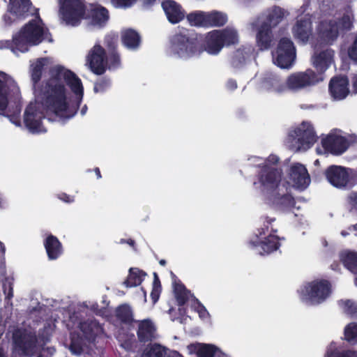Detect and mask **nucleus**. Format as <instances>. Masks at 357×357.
<instances>
[{
	"label": "nucleus",
	"mask_w": 357,
	"mask_h": 357,
	"mask_svg": "<svg viewBox=\"0 0 357 357\" xmlns=\"http://www.w3.org/2000/svg\"><path fill=\"white\" fill-rule=\"evenodd\" d=\"M67 84L79 99L83 95L81 80L71 71L61 66H56L50 70V77L42 86L40 96L43 104L56 115L65 117L71 116L68 98Z\"/></svg>",
	"instance_id": "nucleus-1"
},
{
	"label": "nucleus",
	"mask_w": 357,
	"mask_h": 357,
	"mask_svg": "<svg viewBox=\"0 0 357 357\" xmlns=\"http://www.w3.org/2000/svg\"><path fill=\"white\" fill-rule=\"evenodd\" d=\"M321 75L316 74L312 70L308 69L304 72H298L291 74L283 84L278 79H272L264 83V87L268 90L282 93L287 89L292 91H298L313 86L324 80Z\"/></svg>",
	"instance_id": "nucleus-2"
},
{
	"label": "nucleus",
	"mask_w": 357,
	"mask_h": 357,
	"mask_svg": "<svg viewBox=\"0 0 357 357\" xmlns=\"http://www.w3.org/2000/svg\"><path fill=\"white\" fill-rule=\"evenodd\" d=\"M47 31L43 27L40 19L32 20L26 24L17 34L11 42L6 41V47L17 54V52H25L28 50L29 45H37L44 38Z\"/></svg>",
	"instance_id": "nucleus-3"
},
{
	"label": "nucleus",
	"mask_w": 357,
	"mask_h": 357,
	"mask_svg": "<svg viewBox=\"0 0 357 357\" xmlns=\"http://www.w3.org/2000/svg\"><path fill=\"white\" fill-rule=\"evenodd\" d=\"M315 141L314 130L308 123H301L289 135V147L294 151H306Z\"/></svg>",
	"instance_id": "nucleus-4"
},
{
	"label": "nucleus",
	"mask_w": 357,
	"mask_h": 357,
	"mask_svg": "<svg viewBox=\"0 0 357 357\" xmlns=\"http://www.w3.org/2000/svg\"><path fill=\"white\" fill-rule=\"evenodd\" d=\"M331 292V284L328 281L314 280L305 287L303 299L312 304L320 303L329 296Z\"/></svg>",
	"instance_id": "nucleus-5"
},
{
	"label": "nucleus",
	"mask_w": 357,
	"mask_h": 357,
	"mask_svg": "<svg viewBox=\"0 0 357 357\" xmlns=\"http://www.w3.org/2000/svg\"><path fill=\"white\" fill-rule=\"evenodd\" d=\"M62 18L68 24L75 25L83 17L84 6L79 0H59Z\"/></svg>",
	"instance_id": "nucleus-6"
},
{
	"label": "nucleus",
	"mask_w": 357,
	"mask_h": 357,
	"mask_svg": "<svg viewBox=\"0 0 357 357\" xmlns=\"http://www.w3.org/2000/svg\"><path fill=\"white\" fill-rule=\"evenodd\" d=\"M296 58V50L291 40L284 38L280 40L276 54L274 56V63L281 68L291 67Z\"/></svg>",
	"instance_id": "nucleus-7"
},
{
	"label": "nucleus",
	"mask_w": 357,
	"mask_h": 357,
	"mask_svg": "<svg viewBox=\"0 0 357 357\" xmlns=\"http://www.w3.org/2000/svg\"><path fill=\"white\" fill-rule=\"evenodd\" d=\"M36 342V336L31 333L18 329L13 333L15 349L24 354L29 355L33 352Z\"/></svg>",
	"instance_id": "nucleus-8"
},
{
	"label": "nucleus",
	"mask_w": 357,
	"mask_h": 357,
	"mask_svg": "<svg viewBox=\"0 0 357 357\" xmlns=\"http://www.w3.org/2000/svg\"><path fill=\"white\" fill-rule=\"evenodd\" d=\"M282 172L280 170L273 167H264L260 175V183L264 191L275 192L278 183L281 180Z\"/></svg>",
	"instance_id": "nucleus-9"
},
{
	"label": "nucleus",
	"mask_w": 357,
	"mask_h": 357,
	"mask_svg": "<svg viewBox=\"0 0 357 357\" xmlns=\"http://www.w3.org/2000/svg\"><path fill=\"white\" fill-rule=\"evenodd\" d=\"M87 63L96 74L101 75L105 70V52L100 45H95L87 56Z\"/></svg>",
	"instance_id": "nucleus-10"
},
{
	"label": "nucleus",
	"mask_w": 357,
	"mask_h": 357,
	"mask_svg": "<svg viewBox=\"0 0 357 357\" xmlns=\"http://www.w3.org/2000/svg\"><path fill=\"white\" fill-rule=\"evenodd\" d=\"M289 178L294 187L300 189L306 188L310 183V178L304 165L300 163H295L290 167Z\"/></svg>",
	"instance_id": "nucleus-11"
},
{
	"label": "nucleus",
	"mask_w": 357,
	"mask_h": 357,
	"mask_svg": "<svg viewBox=\"0 0 357 357\" xmlns=\"http://www.w3.org/2000/svg\"><path fill=\"white\" fill-rule=\"evenodd\" d=\"M172 50L180 57H189L196 53V45L184 35H176L172 40Z\"/></svg>",
	"instance_id": "nucleus-12"
},
{
	"label": "nucleus",
	"mask_w": 357,
	"mask_h": 357,
	"mask_svg": "<svg viewBox=\"0 0 357 357\" xmlns=\"http://www.w3.org/2000/svg\"><path fill=\"white\" fill-rule=\"evenodd\" d=\"M326 150L335 155L344 152L349 146L348 141L338 134H330L322 141Z\"/></svg>",
	"instance_id": "nucleus-13"
},
{
	"label": "nucleus",
	"mask_w": 357,
	"mask_h": 357,
	"mask_svg": "<svg viewBox=\"0 0 357 357\" xmlns=\"http://www.w3.org/2000/svg\"><path fill=\"white\" fill-rule=\"evenodd\" d=\"M326 175L328 181L337 188H344L349 181V169L340 166L328 168Z\"/></svg>",
	"instance_id": "nucleus-14"
},
{
	"label": "nucleus",
	"mask_w": 357,
	"mask_h": 357,
	"mask_svg": "<svg viewBox=\"0 0 357 357\" xmlns=\"http://www.w3.org/2000/svg\"><path fill=\"white\" fill-rule=\"evenodd\" d=\"M349 80L346 77L340 76L331 79L329 83V91L335 100L345 98L349 93Z\"/></svg>",
	"instance_id": "nucleus-15"
},
{
	"label": "nucleus",
	"mask_w": 357,
	"mask_h": 357,
	"mask_svg": "<svg viewBox=\"0 0 357 357\" xmlns=\"http://www.w3.org/2000/svg\"><path fill=\"white\" fill-rule=\"evenodd\" d=\"M321 38L327 43L335 40L340 33L337 20H328L321 22L319 28Z\"/></svg>",
	"instance_id": "nucleus-16"
},
{
	"label": "nucleus",
	"mask_w": 357,
	"mask_h": 357,
	"mask_svg": "<svg viewBox=\"0 0 357 357\" xmlns=\"http://www.w3.org/2000/svg\"><path fill=\"white\" fill-rule=\"evenodd\" d=\"M41 115L37 112V104L30 103L24 112V123L27 128L33 132H40Z\"/></svg>",
	"instance_id": "nucleus-17"
},
{
	"label": "nucleus",
	"mask_w": 357,
	"mask_h": 357,
	"mask_svg": "<svg viewBox=\"0 0 357 357\" xmlns=\"http://www.w3.org/2000/svg\"><path fill=\"white\" fill-rule=\"evenodd\" d=\"M293 33L297 39L305 43L312 33V22L310 17L305 15L298 19L293 27Z\"/></svg>",
	"instance_id": "nucleus-18"
},
{
	"label": "nucleus",
	"mask_w": 357,
	"mask_h": 357,
	"mask_svg": "<svg viewBox=\"0 0 357 357\" xmlns=\"http://www.w3.org/2000/svg\"><path fill=\"white\" fill-rule=\"evenodd\" d=\"M334 52L326 49L320 52H315L312 57L314 66L318 71L324 72L333 62Z\"/></svg>",
	"instance_id": "nucleus-19"
},
{
	"label": "nucleus",
	"mask_w": 357,
	"mask_h": 357,
	"mask_svg": "<svg viewBox=\"0 0 357 357\" xmlns=\"http://www.w3.org/2000/svg\"><path fill=\"white\" fill-rule=\"evenodd\" d=\"M162 6L169 22L177 23L184 17V12L181 6L173 0H165Z\"/></svg>",
	"instance_id": "nucleus-20"
},
{
	"label": "nucleus",
	"mask_w": 357,
	"mask_h": 357,
	"mask_svg": "<svg viewBox=\"0 0 357 357\" xmlns=\"http://www.w3.org/2000/svg\"><path fill=\"white\" fill-rule=\"evenodd\" d=\"M15 86V84L12 78L6 73L0 72V114L7 107L9 88Z\"/></svg>",
	"instance_id": "nucleus-21"
},
{
	"label": "nucleus",
	"mask_w": 357,
	"mask_h": 357,
	"mask_svg": "<svg viewBox=\"0 0 357 357\" xmlns=\"http://www.w3.org/2000/svg\"><path fill=\"white\" fill-rule=\"evenodd\" d=\"M257 45L260 50H267L271 46L273 35L271 27L266 23H262L259 27L257 36Z\"/></svg>",
	"instance_id": "nucleus-22"
},
{
	"label": "nucleus",
	"mask_w": 357,
	"mask_h": 357,
	"mask_svg": "<svg viewBox=\"0 0 357 357\" xmlns=\"http://www.w3.org/2000/svg\"><path fill=\"white\" fill-rule=\"evenodd\" d=\"M89 18L92 25L102 26L109 19L108 11L100 6H91Z\"/></svg>",
	"instance_id": "nucleus-23"
},
{
	"label": "nucleus",
	"mask_w": 357,
	"mask_h": 357,
	"mask_svg": "<svg viewBox=\"0 0 357 357\" xmlns=\"http://www.w3.org/2000/svg\"><path fill=\"white\" fill-rule=\"evenodd\" d=\"M224 45L220 40L218 30H214L208 33L206 38L205 50L209 54H217L220 52Z\"/></svg>",
	"instance_id": "nucleus-24"
},
{
	"label": "nucleus",
	"mask_w": 357,
	"mask_h": 357,
	"mask_svg": "<svg viewBox=\"0 0 357 357\" xmlns=\"http://www.w3.org/2000/svg\"><path fill=\"white\" fill-rule=\"evenodd\" d=\"M155 326L150 320L146 319L139 322L137 335L141 341L147 342L151 340L155 337Z\"/></svg>",
	"instance_id": "nucleus-25"
},
{
	"label": "nucleus",
	"mask_w": 357,
	"mask_h": 357,
	"mask_svg": "<svg viewBox=\"0 0 357 357\" xmlns=\"http://www.w3.org/2000/svg\"><path fill=\"white\" fill-rule=\"evenodd\" d=\"M190 353H196L199 357H213L216 348L211 344L200 343L191 344L188 346Z\"/></svg>",
	"instance_id": "nucleus-26"
},
{
	"label": "nucleus",
	"mask_w": 357,
	"mask_h": 357,
	"mask_svg": "<svg viewBox=\"0 0 357 357\" xmlns=\"http://www.w3.org/2000/svg\"><path fill=\"white\" fill-rule=\"evenodd\" d=\"M29 0H10L8 9L17 17L24 16L29 10Z\"/></svg>",
	"instance_id": "nucleus-27"
},
{
	"label": "nucleus",
	"mask_w": 357,
	"mask_h": 357,
	"mask_svg": "<svg viewBox=\"0 0 357 357\" xmlns=\"http://www.w3.org/2000/svg\"><path fill=\"white\" fill-rule=\"evenodd\" d=\"M287 13L280 7H274L268 10L266 23L269 27L277 26L286 16Z\"/></svg>",
	"instance_id": "nucleus-28"
},
{
	"label": "nucleus",
	"mask_w": 357,
	"mask_h": 357,
	"mask_svg": "<svg viewBox=\"0 0 357 357\" xmlns=\"http://www.w3.org/2000/svg\"><path fill=\"white\" fill-rule=\"evenodd\" d=\"M227 17L218 11L206 13V26H221L226 24Z\"/></svg>",
	"instance_id": "nucleus-29"
},
{
	"label": "nucleus",
	"mask_w": 357,
	"mask_h": 357,
	"mask_svg": "<svg viewBox=\"0 0 357 357\" xmlns=\"http://www.w3.org/2000/svg\"><path fill=\"white\" fill-rule=\"evenodd\" d=\"M122 40L126 47L135 48L139 45L140 38L137 31L128 29L122 31Z\"/></svg>",
	"instance_id": "nucleus-30"
},
{
	"label": "nucleus",
	"mask_w": 357,
	"mask_h": 357,
	"mask_svg": "<svg viewBox=\"0 0 357 357\" xmlns=\"http://www.w3.org/2000/svg\"><path fill=\"white\" fill-rule=\"evenodd\" d=\"M45 248L50 259L57 258L61 253V245L58 239L53 236H49L45 242Z\"/></svg>",
	"instance_id": "nucleus-31"
},
{
	"label": "nucleus",
	"mask_w": 357,
	"mask_h": 357,
	"mask_svg": "<svg viewBox=\"0 0 357 357\" xmlns=\"http://www.w3.org/2000/svg\"><path fill=\"white\" fill-rule=\"evenodd\" d=\"M341 259L344 266L351 271L357 273V252L345 251L341 254Z\"/></svg>",
	"instance_id": "nucleus-32"
},
{
	"label": "nucleus",
	"mask_w": 357,
	"mask_h": 357,
	"mask_svg": "<svg viewBox=\"0 0 357 357\" xmlns=\"http://www.w3.org/2000/svg\"><path fill=\"white\" fill-rule=\"evenodd\" d=\"M187 20L192 26H206V13L196 11L187 15Z\"/></svg>",
	"instance_id": "nucleus-33"
},
{
	"label": "nucleus",
	"mask_w": 357,
	"mask_h": 357,
	"mask_svg": "<svg viewBox=\"0 0 357 357\" xmlns=\"http://www.w3.org/2000/svg\"><path fill=\"white\" fill-rule=\"evenodd\" d=\"M142 357H167V351L159 344L149 345L144 349Z\"/></svg>",
	"instance_id": "nucleus-34"
},
{
	"label": "nucleus",
	"mask_w": 357,
	"mask_h": 357,
	"mask_svg": "<svg viewBox=\"0 0 357 357\" xmlns=\"http://www.w3.org/2000/svg\"><path fill=\"white\" fill-rule=\"evenodd\" d=\"M218 31L224 45L234 44L238 41L237 32L234 29L227 28Z\"/></svg>",
	"instance_id": "nucleus-35"
},
{
	"label": "nucleus",
	"mask_w": 357,
	"mask_h": 357,
	"mask_svg": "<svg viewBox=\"0 0 357 357\" xmlns=\"http://www.w3.org/2000/svg\"><path fill=\"white\" fill-rule=\"evenodd\" d=\"M47 64V59H40L31 65V77L35 83L40 79L43 68Z\"/></svg>",
	"instance_id": "nucleus-36"
},
{
	"label": "nucleus",
	"mask_w": 357,
	"mask_h": 357,
	"mask_svg": "<svg viewBox=\"0 0 357 357\" xmlns=\"http://www.w3.org/2000/svg\"><path fill=\"white\" fill-rule=\"evenodd\" d=\"M142 273L138 269L130 268L128 278L124 282V284L128 287L138 286L142 281Z\"/></svg>",
	"instance_id": "nucleus-37"
},
{
	"label": "nucleus",
	"mask_w": 357,
	"mask_h": 357,
	"mask_svg": "<svg viewBox=\"0 0 357 357\" xmlns=\"http://www.w3.org/2000/svg\"><path fill=\"white\" fill-rule=\"evenodd\" d=\"M354 15L351 11H347L337 20L340 31L350 30L353 26Z\"/></svg>",
	"instance_id": "nucleus-38"
},
{
	"label": "nucleus",
	"mask_w": 357,
	"mask_h": 357,
	"mask_svg": "<svg viewBox=\"0 0 357 357\" xmlns=\"http://www.w3.org/2000/svg\"><path fill=\"white\" fill-rule=\"evenodd\" d=\"M280 190V189L278 190ZM273 202L277 204H281L286 206H292L294 201L293 197L287 194L281 195L279 191H275L273 194Z\"/></svg>",
	"instance_id": "nucleus-39"
},
{
	"label": "nucleus",
	"mask_w": 357,
	"mask_h": 357,
	"mask_svg": "<svg viewBox=\"0 0 357 357\" xmlns=\"http://www.w3.org/2000/svg\"><path fill=\"white\" fill-rule=\"evenodd\" d=\"M116 317L123 322H130L132 320V312L130 306L123 305L119 306L116 310Z\"/></svg>",
	"instance_id": "nucleus-40"
},
{
	"label": "nucleus",
	"mask_w": 357,
	"mask_h": 357,
	"mask_svg": "<svg viewBox=\"0 0 357 357\" xmlns=\"http://www.w3.org/2000/svg\"><path fill=\"white\" fill-rule=\"evenodd\" d=\"M345 339L350 342H357V324L351 323L347 326L344 329Z\"/></svg>",
	"instance_id": "nucleus-41"
},
{
	"label": "nucleus",
	"mask_w": 357,
	"mask_h": 357,
	"mask_svg": "<svg viewBox=\"0 0 357 357\" xmlns=\"http://www.w3.org/2000/svg\"><path fill=\"white\" fill-rule=\"evenodd\" d=\"M80 328L87 338L93 337L96 334L95 330H98V327L93 322H84L80 324Z\"/></svg>",
	"instance_id": "nucleus-42"
},
{
	"label": "nucleus",
	"mask_w": 357,
	"mask_h": 357,
	"mask_svg": "<svg viewBox=\"0 0 357 357\" xmlns=\"http://www.w3.org/2000/svg\"><path fill=\"white\" fill-rule=\"evenodd\" d=\"M248 57V53L245 52L243 50H237L232 59V63L234 66L238 67L245 62L246 59Z\"/></svg>",
	"instance_id": "nucleus-43"
},
{
	"label": "nucleus",
	"mask_w": 357,
	"mask_h": 357,
	"mask_svg": "<svg viewBox=\"0 0 357 357\" xmlns=\"http://www.w3.org/2000/svg\"><path fill=\"white\" fill-rule=\"evenodd\" d=\"M175 294L177 302L180 305H183L188 300V292L182 286H179L175 289Z\"/></svg>",
	"instance_id": "nucleus-44"
},
{
	"label": "nucleus",
	"mask_w": 357,
	"mask_h": 357,
	"mask_svg": "<svg viewBox=\"0 0 357 357\" xmlns=\"http://www.w3.org/2000/svg\"><path fill=\"white\" fill-rule=\"evenodd\" d=\"M344 310L347 313L351 315L357 313V306L352 301L348 300L344 302Z\"/></svg>",
	"instance_id": "nucleus-45"
},
{
	"label": "nucleus",
	"mask_w": 357,
	"mask_h": 357,
	"mask_svg": "<svg viewBox=\"0 0 357 357\" xmlns=\"http://www.w3.org/2000/svg\"><path fill=\"white\" fill-rule=\"evenodd\" d=\"M348 54L351 60L357 63V36H356L353 44L348 50Z\"/></svg>",
	"instance_id": "nucleus-46"
},
{
	"label": "nucleus",
	"mask_w": 357,
	"mask_h": 357,
	"mask_svg": "<svg viewBox=\"0 0 357 357\" xmlns=\"http://www.w3.org/2000/svg\"><path fill=\"white\" fill-rule=\"evenodd\" d=\"M136 0H111L112 4L116 7L130 6Z\"/></svg>",
	"instance_id": "nucleus-47"
},
{
	"label": "nucleus",
	"mask_w": 357,
	"mask_h": 357,
	"mask_svg": "<svg viewBox=\"0 0 357 357\" xmlns=\"http://www.w3.org/2000/svg\"><path fill=\"white\" fill-rule=\"evenodd\" d=\"M3 289L4 294L6 295L7 298L13 297V287L10 282L6 281L3 284Z\"/></svg>",
	"instance_id": "nucleus-48"
},
{
	"label": "nucleus",
	"mask_w": 357,
	"mask_h": 357,
	"mask_svg": "<svg viewBox=\"0 0 357 357\" xmlns=\"http://www.w3.org/2000/svg\"><path fill=\"white\" fill-rule=\"evenodd\" d=\"M348 202L353 207L357 209V192H353L348 196Z\"/></svg>",
	"instance_id": "nucleus-49"
},
{
	"label": "nucleus",
	"mask_w": 357,
	"mask_h": 357,
	"mask_svg": "<svg viewBox=\"0 0 357 357\" xmlns=\"http://www.w3.org/2000/svg\"><path fill=\"white\" fill-rule=\"evenodd\" d=\"M159 294H160L159 287L155 283L153 290L151 294V296L153 301V303H155L158 301V299L159 298Z\"/></svg>",
	"instance_id": "nucleus-50"
},
{
	"label": "nucleus",
	"mask_w": 357,
	"mask_h": 357,
	"mask_svg": "<svg viewBox=\"0 0 357 357\" xmlns=\"http://www.w3.org/2000/svg\"><path fill=\"white\" fill-rule=\"evenodd\" d=\"M70 351L73 354H76V355L81 354V349L76 348L73 343L70 345Z\"/></svg>",
	"instance_id": "nucleus-51"
},
{
	"label": "nucleus",
	"mask_w": 357,
	"mask_h": 357,
	"mask_svg": "<svg viewBox=\"0 0 357 357\" xmlns=\"http://www.w3.org/2000/svg\"><path fill=\"white\" fill-rule=\"evenodd\" d=\"M228 88L230 89H234L236 88L237 85L236 82L230 80L227 83Z\"/></svg>",
	"instance_id": "nucleus-52"
},
{
	"label": "nucleus",
	"mask_w": 357,
	"mask_h": 357,
	"mask_svg": "<svg viewBox=\"0 0 357 357\" xmlns=\"http://www.w3.org/2000/svg\"><path fill=\"white\" fill-rule=\"evenodd\" d=\"M353 86L355 93H357V76L354 77V78Z\"/></svg>",
	"instance_id": "nucleus-53"
},
{
	"label": "nucleus",
	"mask_w": 357,
	"mask_h": 357,
	"mask_svg": "<svg viewBox=\"0 0 357 357\" xmlns=\"http://www.w3.org/2000/svg\"><path fill=\"white\" fill-rule=\"evenodd\" d=\"M269 160H271V161L275 163L277 162L278 160V158L276 156H271Z\"/></svg>",
	"instance_id": "nucleus-54"
},
{
	"label": "nucleus",
	"mask_w": 357,
	"mask_h": 357,
	"mask_svg": "<svg viewBox=\"0 0 357 357\" xmlns=\"http://www.w3.org/2000/svg\"><path fill=\"white\" fill-rule=\"evenodd\" d=\"M160 264L161 265H165V261L164 259H162V260L160 261Z\"/></svg>",
	"instance_id": "nucleus-55"
},
{
	"label": "nucleus",
	"mask_w": 357,
	"mask_h": 357,
	"mask_svg": "<svg viewBox=\"0 0 357 357\" xmlns=\"http://www.w3.org/2000/svg\"><path fill=\"white\" fill-rule=\"evenodd\" d=\"M96 173H97L98 176V177H100V171H99V169H96Z\"/></svg>",
	"instance_id": "nucleus-56"
},
{
	"label": "nucleus",
	"mask_w": 357,
	"mask_h": 357,
	"mask_svg": "<svg viewBox=\"0 0 357 357\" xmlns=\"http://www.w3.org/2000/svg\"><path fill=\"white\" fill-rule=\"evenodd\" d=\"M146 1H147V3H151L153 1H155V0H146Z\"/></svg>",
	"instance_id": "nucleus-57"
},
{
	"label": "nucleus",
	"mask_w": 357,
	"mask_h": 357,
	"mask_svg": "<svg viewBox=\"0 0 357 357\" xmlns=\"http://www.w3.org/2000/svg\"><path fill=\"white\" fill-rule=\"evenodd\" d=\"M0 357H3V354L2 353V351L0 349Z\"/></svg>",
	"instance_id": "nucleus-58"
},
{
	"label": "nucleus",
	"mask_w": 357,
	"mask_h": 357,
	"mask_svg": "<svg viewBox=\"0 0 357 357\" xmlns=\"http://www.w3.org/2000/svg\"><path fill=\"white\" fill-rule=\"evenodd\" d=\"M277 249H278V247L276 246V245H275L272 250H277Z\"/></svg>",
	"instance_id": "nucleus-59"
},
{
	"label": "nucleus",
	"mask_w": 357,
	"mask_h": 357,
	"mask_svg": "<svg viewBox=\"0 0 357 357\" xmlns=\"http://www.w3.org/2000/svg\"><path fill=\"white\" fill-rule=\"evenodd\" d=\"M133 243H134V242H133V241H130V245H132V244H133Z\"/></svg>",
	"instance_id": "nucleus-60"
},
{
	"label": "nucleus",
	"mask_w": 357,
	"mask_h": 357,
	"mask_svg": "<svg viewBox=\"0 0 357 357\" xmlns=\"http://www.w3.org/2000/svg\"><path fill=\"white\" fill-rule=\"evenodd\" d=\"M354 227V229H357V225H355Z\"/></svg>",
	"instance_id": "nucleus-61"
},
{
	"label": "nucleus",
	"mask_w": 357,
	"mask_h": 357,
	"mask_svg": "<svg viewBox=\"0 0 357 357\" xmlns=\"http://www.w3.org/2000/svg\"><path fill=\"white\" fill-rule=\"evenodd\" d=\"M356 284L357 285V278H356Z\"/></svg>",
	"instance_id": "nucleus-62"
}]
</instances>
